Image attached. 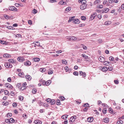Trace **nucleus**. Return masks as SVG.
Segmentation results:
<instances>
[{
    "instance_id": "nucleus-1",
    "label": "nucleus",
    "mask_w": 124,
    "mask_h": 124,
    "mask_svg": "<svg viewBox=\"0 0 124 124\" xmlns=\"http://www.w3.org/2000/svg\"><path fill=\"white\" fill-rule=\"evenodd\" d=\"M86 4H82L80 6V8L81 10H84L86 8Z\"/></svg>"
},
{
    "instance_id": "nucleus-2",
    "label": "nucleus",
    "mask_w": 124,
    "mask_h": 124,
    "mask_svg": "<svg viewBox=\"0 0 124 124\" xmlns=\"http://www.w3.org/2000/svg\"><path fill=\"white\" fill-rule=\"evenodd\" d=\"M68 39L70 40H76L77 39V38L73 36L69 37Z\"/></svg>"
},
{
    "instance_id": "nucleus-3",
    "label": "nucleus",
    "mask_w": 124,
    "mask_h": 124,
    "mask_svg": "<svg viewBox=\"0 0 124 124\" xmlns=\"http://www.w3.org/2000/svg\"><path fill=\"white\" fill-rule=\"evenodd\" d=\"M5 85L6 87L8 88L12 89L13 88V86L8 83H6L5 84Z\"/></svg>"
},
{
    "instance_id": "nucleus-4",
    "label": "nucleus",
    "mask_w": 124,
    "mask_h": 124,
    "mask_svg": "<svg viewBox=\"0 0 124 124\" xmlns=\"http://www.w3.org/2000/svg\"><path fill=\"white\" fill-rule=\"evenodd\" d=\"M76 118V116H72L70 119V121L71 122H74L75 121V119Z\"/></svg>"
},
{
    "instance_id": "nucleus-5",
    "label": "nucleus",
    "mask_w": 124,
    "mask_h": 124,
    "mask_svg": "<svg viewBox=\"0 0 124 124\" xmlns=\"http://www.w3.org/2000/svg\"><path fill=\"white\" fill-rule=\"evenodd\" d=\"M79 72V74L80 75H82L83 77H86V74L85 72H83L82 71H80Z\"/></svg>"
},
{
    "instance_id": "nucleus-6",
    "label": "nucleus",
    "mask_w": 124,
    "mask_h": 124,
    "mask_svg": "<svg viewBox=\"0 0 124 124\" xmlns=\"http://www.w3.org/2000/svg\"><path fill=\"white\" fill-rule=\"evenodd\" d=\"M9 9L11 11H16L17 8L14 7L12 6L9 8Z\"/></svg>"
},
{
    "instance_id": "nucleus-7",
    "label": "nucleus",
    "mask_w": 124,
    "mask_h": 124,
    "mask_svg": "<svg viewBox=\"0 0 124 124\" xmlns=\"http://www.w3.org/2000/svg\"><path fill=\"white\" fill-rule=\"evenodd\" d=\"M17 59L18 61L21 62H23L25 60L24 58L21 57H18Z\"/></svg>"
},
{
    "instance_id": "nucleus-8",
    "label": "nucleus",
    "mask_w": 124,
    "mask_h": 124,
    "mask_svg": "<svg viewBox=\"0 0 124 124\" xmlns=\"http://www.w3.org/2000/svg\"><path fill=\"white\" fill-rule=\"evenodd\" d=\"M98 59L100 61L102 62H104L105 60L104 58L102 56L100 57H99Z\"/></svg>"
},
{
    "instance_id": "nucleus-9",
    "label": "nucleus",
    "mask_w": 124,
    "mask_h": 124,
    "mask_svg": "<svg viewBox=\"0 0 124 124\" xmlns=\"http://www.w3.org/2000/svg\"><path fill=\"white\" fill-rule=\"evenodd\" d=\"M78 46H79L78 47H79L83 48L84 49H86L87 48L86 46L82 44H81L80 45H78Z\"/></svg>"
},
{
    "instance_id": "nucleus-10",
    "label": "nucleus",
    "mask_w": 124,
    "mask_h": 124,
    "mask_svg": "<svg viewBox=\"0 0 124 124\" xmlns=\"http://www.w3.org/2000/svg\"><path fill=\"white\" fill-rule=\"evenodd\" d=\"M96 13H95L93 14L90 17L91 20H92L96 16Z\"/></svg>"
},
{
    "instance_id": "nucleus-11",
    "label": "nucleus",
    "mask_w": 124,
    "mask_h": 124,
    "mask_svg": "<svg viewBox=\"0 0 124 124\" xmlns=\"http://www.w3.org/2000/svg\"><path fill=\"white\" fill-rule=\"evenodd\" d=\"M34 123L35 124H41L42 122L40 120H37L34 121Z\"/></svg>"
},
{
    "instance_id": "nucleus-12",
    "label": "nucleus",
    "mask_w": 124,
    "mask_h": 124,
    "mask_svg": "<svg viewBox=\"0 0 124 124\" xmlns=\"http://www.w3.org/2000/svg\"><path fill=\"white\" fill-rule=\"evenodd\" d=\"M87 119L88 122H91L93 121V118L92 117H88L87 118Z\"/></svg>"
},
{
    "instance_id": "nucleus-13",
    "label": "nucleus",
    "mask_w": 124,
    "mask_h": 124,
    "mask_svg": "<svg viewBox=\"0 0 124 124\" xmlns=\"http://www.w3.org/2000/svg\"><path fill=\"white\" fill-rule=\"evenodd\" d=\"M102 13L104 12L107 13L108 11V9L107 8H105L103 10H102Z\"/></svg>"
},
{
    "instance_id": "nucleus-14",
    "label": "nucleus",
    "mask_w": 124,
    "mask_h": 124,
    "mask_svg": "<svg viewBox=\"0 0 124 124\" xmlns=\"http://www.w3.org/2000/svg\"><path fill=\"white\" fill-rule=\"evenodd\" d=\"M31 64V62L29 61H27L26 62L24 63V65H30Z\"/></svg>"
},
{
    "instance_id": "nucleus-15",
    "label": "nucleus",
    "mask_w": 124,
    "mask_h": 124,
    "mask_svg": "<svg viewBox=\"0 0 124 124\" xmlns=\"http://www.w3.org/2000/svg\"><path fill=\"white\" fill-rule=\"evenodd\" d=\"M26 88V86H22L19 88V90L20 91H22L25 89Z\"/></svg>"
},
{
    "instance_id": "nucleus-16",
    "label": "nucleus",
    "mask_w": 124,
    "mask_h": 124,
    "mask_svg": "<svg viewBox=\"0 0 124 124\" xmlns=\"http://www.w3.org/2000/svg\"><path fill=\"white\" fill-rule=\"evenodd\" d=\"M73 22L75 23H79V20L77 19H74L73 20Z\"/></svg>"
},
{
    "instance_id": "nucleus-17",
    "label": "nucleus",
    "mask_w": 124,
    "mask_h": 124,
    "mask_svg": "<svg viewBox=\"0 0 124 124\" xmlns=\"http://www.w3.org/2000/svg\"><path fill=\"white\" fill-rule=\"evenodd\" d=\"M102 70L103 71H107L108 70L107 67L104 66L102 68Z\"/></svg>"
},
{
    "instance_id": "nucleus-18",
    "label": "nucleus",
    "mask_w": 124,
    "mask_h": 124,
    "mask_svg": "<svg viewBox=\"0 0 124 124\" xmlns=\"http://www.w3.org/2000/svg\"><path fill=\"white\" fill-rule=\"evenodd\" d=\"M26 78L27 79L29 80H31V76L30 75H26Z\"/></svg>"
},
{
    "instance_id": "nucleus-19",
    "label": "nucleus",
    "mask_w": 124,
    "mask_h": 124,
    "mask_svg": "<svg viewBox=\"0 0 124 124\" xmlns=\"http://www.w3.org/2000/svg\"><path fill=\"white\" fill-rule=\"evenodd\" d=\"M55 102V101L54 100H51V101H50V103L51 105L54 104Z\"/></svg>"
},
{
    "instance_id": "nucleus-20",
    "label": "nucleus",
    "mask_w": 124,
    "mask_h": 124,
    "mask_svg": "<svg viewBox=\"0 0 124 124\" xmlns=\"http://www.w3.org/2000/svg\"><path fill=\"white\" fill-rule=\"evenodd\" d=\"M8 61L10 63H15V61L13 59H11L8 60Z\"/></svg>"
},
{
    "instance_id": "nucleus-21",
    "label": "nucleus",
    "mask_w": 124,
    "mask_h": 124,
    "mask_svg": "<svg viewBox=\"0 0 124 124\" xmlns=\"http://www.w3.org/2000/svg\"><path fill=\"white\" fill-rule=\"evenodd\" d=\"M111 21H109L105 22V25H108L111 24Z\"/></svg>"
},
{
    "instance_id": "nucleus-22",
    "label": "nucleus",
    "mask_w": 124,
    "mask_h": 124,
    "mask_svg": "<svg viewBox=\"0 0 124 124\" xmlns=\"http://www.w3.org/2000/svg\"><path fill=\"white\" fill-rule=\"evenodd\" d=\"M68 116L67 115H65L62 116L61 118L64 119H66L68 117Z\"/></svg>"
},
{
    "instance_id": "nucleus-23",
    "label": "nucleus",
    "mask_w": 124,
    "mask_h": 124,
    "mask_svg": "<svg viewBox=\"0 0 124 124\" xmlns=\"http://www.w3.org/2000/svg\"><path fill=\"white\" fill-rule=\"evenodd\" d=\"M103 121L106 123H107L109 122V119L108 118H104L103 119Z\"/></svg>"
},
{
    "instance_id": "nucleus-24",
    "label": "nucleus",
    "mask_w": 124,
    "mask_h": 124,
    "mask_svg": "<svg viewBox=\"0 0 124 124\" xmlns=\"http://www.w3.org/2000/svg\"><path fill=\"white\" fill-rule=\"evenodd\" d=\"M33 60L36 62H38L40 60V59L38 58H33Z\"/></svg>"
},
{
    "instance_id": "nucleus-25",
    "label": "nucleus",
    "mask_w": 124,
    "mask_h": 124,
    "mask_svg": "<svg viewBox=\"0 0 124 124\" xmlns=\"http://www.w3.org/2000/svg\"><path fill=\"white\" fill-rule=\"evenodd\" d=\"M59 4L61 5H65L66 4V3L65 2L63 1V0H62L59 3Z\"/></svg>"
},
{
    "instance_id": "nucleus-26",
    "label": "nucleus",
    "mask_w": 124,
    "mask_h": 124,
    "mask_svg": "<svg viewBox=\"0 0 124 124\" xmlns=\"http://www.w3.org/2000/svg\"><path fill=\"white\" fill-rule=\"evenodd\" d=\"M108 70V71H111L113 70V68L112 66H108L107 67Z\"/></svg>"
},
{
    "instance_id": "nucleus-27",
    "label": "nucleus",
    "mask_w": 124,
    "mask_h": 124,
    "mask_svg": "<svg viewBox=\"0 0 124 124\" xmlns=\"http://www.w3.org/2000/svg\"><path fill=\"white\" fill-rule=\"evenodd\" d=\"M100 2V0H96L95 1L94 3V4L95 5L99 3H99Z\"/></svg>"
},
{
    "instance_id": "nucleus-28",
    "label": "nucleus",
    "mask_w": 124,
    "mask_h": 124,
    "mask_svg": "<svg viewBox=\"0 0 124 124\" xmlns=\"http://www.w3.org/2000/svg\"><path fill=\"white\" fill-rule=\"evenodd\" d=\"M33 44L37 45L38 46H40V44L39 42L37 41L36 42H33Z\"/></svg>"
},
{
    "instance_id": "nucleus-29",
    "label": "nucleus",
    "mask_w": 124,
    "mask_h": 124,
    "mask_svg": "<svg viewBox=\"0 0 124 124\" xmlns=\"http://www.w3.org/2000/svg\"><path fill=\"white\" fill-rule=\"evenodd\" d=\"M51 83V81L50 80H48L46 82V85L48 86Z\"/></svg>"
},
{
    "instance_id": "nucleus-30",
    "label": "nucleus",
    "mask_w": 124,
    "mask_h": 124,
    "mask_svg": "<svg viewBox=\"0 0 124 124\" xmlns=\"http://www.w3.org/2000/svg\"><path fill=\"white\" fill-rule=\"evenodd\" d=\"M39 82H42V84L43 85H46V81L45 80H40L39 81Z\"/></svg>"
},
{
    "instance_id": "nucleus-31",
    "label": "nucleus",
    "mask_w": 124,
    "mask_h": 124,
    "mask_svg": "<svg viewBox=\"0 0 124 124\" xmlns=\"http://www.w3.org/2000/svg\"><path fill=\"white\" fill-rule=\"evenodd\" d=\"M15 120L12 118H10L9 119V122L13 123L14 122Z\"/></svg>"
},
{
    "instance_id": "nucleus-32",
    "label": "nucleus",
    "mask_w": 124,
    "mask_h": 124,
    "mask_svg": "<svg viewBox=\"0 0 124 124\" xmlns=\"http://www.w3.org/2000/svg\"><path fill=\"white\" fill-rule=\"evenodd\" d=\"M7 28L8 29H11L12 30H13L15 29V28L14 27L11 26H8L7 27Z\"/></svg>"
},
{
    "instance_id": "nucleus-33",
    "label": "nucleus",
    "mask_w": 124,
    "mask_h": 124,
    "mask_svg": "<svg viewBox=\"0 0 124 124\" xmlns=\"http://www.w3.org/2000/svg\"><path fill=\"white\" fill-rule=\"evenodd\" d=\"M82 57H84L85 59H86L88 58V56L84 54H82Z\"/></svg>"
},
{
    "instance_id": "nucleus-34",
    "label": "nucleus",
    "mask_w": 124,
    "mask_h": 124,
    "mask_svg": "<svg viewBox=\"0 0 124 124\" xmlns=\"http://www.w3.org/2000/svg\"><path fill=\"white\" fill-rule=\"evenodd\" d=\"M12 115V114L11 113H8L7 115V117H11Z\"/></svg>"
},
{
    "instance_id": "nucleus-35",
    "label": "nucleus",
    "mask_w": 124,
    "mask_h": 124,
    "mask_svg": "<svg viewBox=\"0 0 124 124\" xmlns=\"http://www.w3.org/2000/svg\"><path fill=\"white\" fill-rule=\"evenodd\" d=\"M123 123V122L122 120L118 121L117 122V124H122Z\"/></svg>"
},
{
    "instance_id": "nucleus-36",
    "label": "nucleus",
    "mask_w": 124,
    "mask_h": 124,
    "mask_svg": "<svg viewBox=\"0 0 124 124\" xmlns=\"http://www.w3.org/2000/svg\"><path fill=\"white\" fill-rule=\"evenodd\" d=\"M8 103L5 101L3 102L2 103V104L5 106H6L8 104Z\"/></svg>"
},
{
    "instance_id": "nucleus-37",
    "label": "nucleus",
    "mask_w": 124,
    "mask_h": 124,
    "mask_svg": "<svg viewBox=\"0 0 124 124\" xmlns=\"http://www.w3.org/2000/svg\"><path fill=\"white\" fill-rule=\"evenodd\" d=\"M103 8V6L102 5H99L97 7V8Z\"/></svg>"
},
{
    "instance_id": "nucleus-38",
    "label": "nucleus",
    "mask_w": 124,
    "mask_h": 124,
    "mask_svg": "<svg viewBox=\"0 0 124 124\" xmlns=\"http://www.w3.org/2000/svg\"><path fill=\"white\" fill-rule=\"evenodd\" d=\"M104 64L105 65H107L108 64H109L110 63L108 61H104Z\"/></svg>"
},
{
    "instance_id": "nucleus-39",
    "label": "nucleus",
    "mask_w": 124,
    "mask_h": 124,
    "mask_svg": "<svg viewBox=\"0 0 124 124\" xmlns=\"http://www.w3.org/2000/svg\"><path fill=\"white\" fill-rule=\"evenodd\" d=\"M60 101L59 100H56L57 104V105H60Z\"/></svg>"
},
{
    "instance_id": "nucleus-40",
    "label": "nucleus",
    "mask_w": 124,
    "mask_h": 124,
    "mask_svg": "<svg viewBox=\"0 0 124 124\" xmlns=\"http://www.w3.org/2000/svg\"><path fill=\"white\" fill-rule=\"evenodd\" d=\"M0 43L2 44H5L6 42L3 40H0Z\"/></svg>"
},
{
    "instance_id": "nucleus-41",
    "label": "nucleus",
    "mask_w": 124,
    "mask_h": 124,
    "mask_svg": "<svg viewBox=\"0 0 124 124\" xmlns=\"http://www.w3.org/2000/svg\"><path fill=\"white\" fill-rule=\"evenodd\" d=\"M40 70L42 72H44L46 70L44 68H41L40 69Z\"/></svg>"
},
{
    "instance_id": "nucleus-42",
    "label": "nucleus",
    "mask_w": 124,
    "mask_h": 124,
    "mask_svg": "<svg viewBox=\"0 0 124 124\" xmlns=\"http://www.w3.org/2000/svg\"><path fill=\"white\" fill-rule=\"evenodd\" d=\"M9 65V62L6 63L5 64V66L7 68H8V66Z\"/></svg>"
},
{
    "instance_id": "nucleus-43",
    "label": "nucleus",
    "mask_w": 124,
    "mask_h": 124,
    "mask_svg": "<svg viewBox=\"0 0 124 124\" xmlns=\"http://www.w3.org/2000/svg\"><path fill=\"white\" fill-rule=\"evenodd\" d=\"M71 8L70 7H68L67 8L65 9L66 11H69L71 10Z\"/></svg>"
},
{
    "instance_id": "nucleus-44",
    "label": "nucleus",
    "mask_w": 124,
    "mask_h": 124,
    "mask_svg": "<svg viewBox=\"0 0 124 124\" xmlns=\"http://www.w3.org/2000/svg\"><path fill=\"white\" fill-rule=\"evenodd\" d=\"M59 98L61 99V100L62 101L64 100L65 99V98L63 96H60Z\"/></svg>"
},
{
    "instance_id": "nucleus-45",
    "label": "nucleus",
    "mask_w": 124,
    "mask_h": 124,
    "mask_svg": "<svg viewBox=\"0 0 124 124\" xmlns=\"http://www.w3.org/2000/svg\"><path fill=\"white\" fill-rule=\"evenodd\" d=\"M112 109L111 108H108V111L110 113H113Z\"/></svg>"
},
{
    "instance_id": "nucleus-46",
    "label": "nucleus",
    "mask_w": 124,
    "mask_h": 124,
    "mask_svg": "<svg viewBox=\"0 0 124 124\" xmlns=\"http://www.w3.org/2000/svg\"><path fill=\"white\" fill-rule=\"evenodd\" d=\"M4 93L5 95H7L9 94V92L8 91L5 90L4 91Z\"/></svg>"
},
{
    "instance_id": "nucleus-47",
    "label": "nucleus",
    "mask_w": 124,
    "mask_h": 124,
    "mask_svg": "<svg viewBox=\"0 0 124 124\" xmlns=\"http://www.w3.org/2000/svg\"><path fill=\"white\" fill-rule=\"evenodd\" d=\"M81 1L82 4H86V1L85 0H82Z\"/></svg>"
},
{
    "instance_id": "nucleus-48",
    "label": "nucleus",
    "mask_w": 124,
    "mask_h": 124,
    "mask_svg": "<svg viewBox=\"0 0 124 124\" xmlns=\"http://www.w3.org/2000/svg\"><path fill=\"white\" fill-rule=\"evenodd\" d=\"M37 91L36 89H35V88H33L32 89V92L33 93H36V92H37Z\"/></svg>"
},
{
    "instance_id": "nucleus-49",
    "label": "nucleus",
    "mask_w": 124,
    "mask_h": 124,
    "mask_svg": "<svg viewBox=\"0 0 124 124\" xmlns=\"http://www.w3.org/2000/svg\"><path fill=\"white\" fill-rule=\"evenodd\" d=\"M19 99L21 101H22L23 99V96H20L19 97Z\"/></svg>"
},
{
    "instance_id": "nucleus-50",
    "label": "nucleus",
    "mask_w": 124,
    "mask_h": 124,
    "mask_svg": "<svg viewBox=\"0 0 124 124\" xmlns=\"http://www.w3.org/2000/svg\"><path fill=\"white\" fill-rule=\"evenodd\" d=\"M4 17L7 19H8L9 18V16L6 14H5L4 16Z\"/></svg>"
},
{
    "instance_id": "nucleus-51",
    "label": "nucleus",
    "mask_w": 124,
    "mask_h": 124,
    "mask_svg": "<svg viewBox=\"0 0 124 124\" xmlns=\"http://www.w3.org/2000/svg\"><path fill=\"white\" fill-rule=\"evenodd\" d=\"M3 57L6 58L8 57L9 54H5L3 55Z\"/></svg>"
},
{
    "instance_id": "nucleus-52",
    "label": "nucleus",
    "mask_w": 124,
    "mask_h": 124,
    "mask_svg": "<svg viewBox=\"0 0 124 124\" xmlns=\"http://www.w3.org/2000/svg\"><path fill=\"white\" fill-rule=\"evenodd\" d=\"M84 106L85 107H88L89 106V105L88 103H86L84 104Z\"/></svg>"
},
{
    "instance_id": "nucleus-53",
    "label": "nucleus",
    "mask_w": 124,
    "mask_h": 124,
    "mask_svg": "<svg viewBox=\"0 0 124 124\" xmlns=\"http://www.w3.org/2000/svg\"><path fill=\"white\" fill-rule=\"evenodd\" d=\"M107 110L106 109H104L102 110V112L104 114H105L106 113Z\"/></svg>"
},
{
    "instance_id": "nucleus-54",
    "label": "nucleus",
    "mask_w": 124,
    "mask_h": 124,
    "mask_svg": "<svg viewBox=\"0 0 124 124\" xmlns=\"http://www.w3.org/2000/svg\"><path fill=\"white\" fill-rule=\"evenodd\" d=\"M109 60L110 61H112L114 60V58L112 56H110L109 58Z\"/></svg>"
},
{
    "instance_id": "nucleus-55",
    "label": "nucleus",
    "mask_w": 124,
    "mask_h": 124,
    "mask_svg": "<svg viewBox=\"0 0 124 124\" xmlns=\"http://www.w3.org/2000/svg\"><path fill=\"white\" fill-rule=\"evenodd\" d=\"M73 73V74L77 76L78 75V73L77 72L74 71Z\"/></svg>"
},
{
    "instance_id": "nucleus-56",
    "label": "nucleus",
    "mask_w": 124,
    "mask_h": 124,
    "mask_svg": "<svg viewBox=\"0 0 124 124\" xmlns=\"http://www.w3.org/2000/svg\"><path fill=\"white\" fill-rule=\"evenodd\" d=\"M81 18L82 20H85L86 19V17L84 16H81Z\"/></svg>"
},
{
    "instance_id": "nucleus-57",
    "label": "nucleus",
    "mask_w": 124,
    "mask_h": 124,
    "mask_svg": "<svg viewBox=\"0 0 124 124\" xmlns=\"http://www.w3.org/2000/svg\"><path fill=\"white\" fill-rule=\"evenodd\" d=\"M33 13L34 14H36L37 13V10L35 9H33L32 11Z\"/></svg>"
},
{
    "instance_id": "nucleus-58",
    "label": "nucleus",
    "mask_w": 124,
    "mask_h": 124,
    "mask_svg": "<svg viewBox=\"0 0 124 124\" xmlns=\"http://www.w3.org/2000/svg\"><path fill=\"white\" fill-rule=\"evenodd\" d=\"M13 106L14 107H15L17 106V104L16 103H14L13 104Z\"/></svg>"
},
{
    "instance_id": "nucleus-59",
    "label": "nucleus",
    "mask_w": 124,
    "mask_h": 124,
    "mask_svg": "<svg viewBox=\"0 0 124 124\" xmlns=\"http://www.w3.org/2000/svg\"><path fill=\"white\" fill-rule=\"evenodd\" d=\"M53 73V71L52 70H50L48 72V74H51Z\"/></svg>"
},
{
    "instance_id": "nucleus-60",
    "label": "nucleus",
    "mask_w": 124,
    "mask_h": 124,
    "mask_svg": "<svg viewBox=\"0 0 124 124\" xmlns=\"http://www.w3.org/2000/svg\"><path fill=\"white\" fill-rule=\"evenodd\" d=\"M64 70H66V71H67L69 69V68L67 66L66 67L64 68Z\"/></svg>"
},
{
    "instance_id": "nucleus-61",
    "label": "nucleus",
    "mask_w": 124,
    "mask_h": 124,
    "mask_svg": "<svg viewBox=\"0 0 124 124\" xmlns=\"http://www.w3.org/2000/svg\"><path fill=\"white\" fill-rule=\"evenodd\" d=\"M28 22V23L30 24L31 25V24L32 23V21L30 20H29Z\"/></svg>"
},
{
    "instance_id": "nucleus-62",
    "label": "nucleus",
    "mask_w": 124,
    "mask_h": 124,
    "mask_svg": "<svg viewBox=\"0 0 124 124\" xmlns=\"http://www.w3.org/2000/svg\"><path fill=\"white\" fill-rule=\"evenodd\" d=\"M109 2L111 4L113 3V0H109Z\"/></svg>"
},
{
    "instance_id": "nucleus-63",
    "label": "nucleus",
    "mask_w": 124,
    "mask_h": 124,
    "mask_svg": "<svg viewBox=\"0 0 124 124\" xmlns=\"http://www.w3.org/2000/svg\"><path fill=\"white\" fill-rule=\"evenodd\" d=\"M5 122L7 123H9V120L8 119H7L5 120Z\"/></svg>"
},
{
    "instance_id": "nucleus-64",
    "label": "nucleus",
    "mask_w": 124,
    "mask_h": 124,
    "mask_svg": "<svg viewBox=\"0 0 124 124\" xmlns=\"http://www.w3.org/2000/svg\"><path fill=\"white\" fill-rule=\"evenodd\" d=\"M56 52L57 54H59L61 53L62 52V51L61 50H60L59 51H56Z\"/></svg>"
}]
</instances>
